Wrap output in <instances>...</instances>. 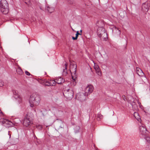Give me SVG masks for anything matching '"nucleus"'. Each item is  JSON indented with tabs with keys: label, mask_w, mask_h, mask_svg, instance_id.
Segmentation results:
<instances>
[{
	"label": "nucleus",
	"mask_w": 150,
	"mask_h": 150,
	"mask_svg": "<svg viewBox=\"0 0 150 150\" xmlns=\"http://www.w3.org/2000/svg\"><path fill=\"white\" fill-rule=\"evenodd\" d=\"M96 25L98 28L97 33L99 37L103 40L106 41L108 39L107 35L105 32V29L103 27H100V24H102V26L103 25V23L101 21H98Z\"/></svg>",
	"instance_id": "f257e3e1"
},
{
	"label": "nucleus",
	"mask_w": 150,
	"mask_h": 150,
	"mask_svg": "<svg viewBox=\"0 0 150 150\" xmlns=\"http://www.w3.org/2000/svg\"><path fill=\"white\" fill-rule=\"evenodd\" d=\"M0 7L1 12L4 14L8 13L9 12L8 4L6 0H1Z\"/></svg>",
	"instance_id": "f03ea898"
},
{
	"label": "nucleus",
	"mask_w": 150,
	"mask_h": 150,
	"mask_svg": "<svg viewBox=\"0 0 150 150\" xmlns=\"http://www.w3.org/2000/svg\"><path fill=\"white\" fill-rule=\"evenodd\" d=\"M40 100V96L35 93H33L30 97L29 99L30 103H39Z\"/></svg>",
	"instance_id": "7ed1b4c3"
},
{
	"label": "nucleus",
	"mask_w": 150,
	"mask_h": 150,
	"mask_svg": "<svg viewBox=\"0 0 150 150\" xmlns=\"http://www.w3.org/2000/svg\"><path fill=\"white\" fill-rule=\"evenodd\" d=\"M63 94L64 96L68 100H70L73 97V92L72 90L69 89L64 90Z\"/></svg>",
	"instance_id": "20e7f679"
},
{
	"label": "nucleus",
	"mask_w": 150,
	"mask_h": 150,
	"mask_svg": "<svg viewBox=\"0 0 150 150\" xmlns=\"http://www.w3.org/2000/svg\"><path fill=\"white\" fill-rule=\"evenodd\" d=\"M139 130L140 134L144 138L149 135V132L144 126H140L139 127Z\"/></svg>",
	"instance_id": "39448f33"
},
{
	"label": "nucleus",
	"mask_w": 150,
	"mask_h": 150,
	"mask_svg": "<svg viewBox=\"0 0 150 150\" xmlns=\"http://www.w3.org/2000/svg\"><path fill=\"white\" fill-rule=\"evenodd\" d=\"M87 96L85 93H79L76 95V96L78 100L82 102L86 99V97Z\"/></svg>",
	"instance_id": "423d86ee"
},
{
	"label": "nucleus",
	"mask_w": 150,
	"mask_h": 150,
	"mask_svg": "<svg viewBox=\"0 0 150 150\" xmlns=\"http://www.w3.org/2000/svg\"><path fill=\"white\" fill-rule=\"evenodd\" d=\"M94 88L92 85L88 86L85 88V94L88 96L90 95L93 91Z\"/></svg>",
	"instance_id": "0eeeda50"
},
{
	"label": "nucleus",
	"mask_w": 150,
	"mask_h": 150,
	"mask_svg": "<svg viewBox=\"0 0 150 150\" xmlns=\"http://www.w3.org/2000/svg\"><path fill=\"white\" fill-rule=\"evenodd\" d=\"M150 8V4L148 2H146L142 4V9L143 11L145 12H147Z\"/></svg>",
	"instance_id": "6e6552de"
},
{
	"label": "nucleus",
	"mask_w": 150,
	"mask_h": 150,
	"mask_svg": "<svg viewBox=\"0 0 150 150\" xmlns=\"http://www.w3.org/2000/svg\"><path fill=\"white\" fill-rule=\"evenodd\" d=\"M31 124L30 120L29 118L28 115H25L24 118L23 124L24 126L26 127L28 126Z\"/></svg>",
	"instance_id": "1a4fd4ad"
},
{
	"label": "nucleus",
	"mask_w": 150,
	"mask_h": 150,
	"mask_svg": "<svg viewBox=\"0 0 150 150\" xmlns=\"http://www.w3.org/2000/svg\"><path fill=\"white\" fill-rule=\"evenodd\" d=\"M70 71L72 74V72L75 74L76 73L77 66L74 63L71 62L70 64Z\"/></svg>",
	"instance_id": "9d476101"
},
{
	"label": "nucleus",
	"mask_w": 150,
	"mask_h": 150,
	"mask_svg": "<svg viewBox=\"0 0 150 150\" xmlns=\"http://www.w3.org/2000/svg\"><path fill=\"white\" fill-rule=\"evenodd\" d=\"M136 73L139 76L142 77L144 76V74L142 70L139 68L137 67L136 69Z\"/></svg>",
	"instance_id": "9b49d317"
},
{
	"label": "nucleus",
	"mask_w": 150,
	"mask_h": 150,
	"mask_svg": "<svg viewBox=\"0 0 150 150\" xmlns=\"http://www.w3.org/2000/svg\"><path fill=\"white\" fill-rule=\"evenodd\" d=\"M57 83L58 84H61L64 82V80L61 77H59L55 79Z\"/></svg>",
	"instance_id": "f8f14e48"
},
{
	"label": "nucleus",
	"mask_w": 150,
	"mask_h": 150,
	"mask_svg": "<svg viewBox=\"0 0 150 150\" xmlns=\"http://www.w3.org/2000/svg\"><path fill=\"white\" fill-rule=\"evenodd\" d=\"M18 141V139L17 138H14L10 140V143L11 144L13 145L17 144Z\"/></svg>",
	"instance_id": "ddd939ff"
},
{
	"label": "nucleus",
	"mask_w": 150,
	"mask_h": 150,
	"mask_svg": "<svg viewBox=\"0 0 150 150\" xmlns=\"http://www.w3.org/2000/svg\"><path fill=\"white\" fill-rule=\"evenodd\" d=\"M133 115L135 118L138 121L141 120L140 117L139 116L138 112H135L134 113Z\"/></svg>",
	"instance_id": "4468645a"
},
{
	"label": "nucleus",
	"mask_w": 150,
	"mask_h": 150,
	"mask_svg": "<svg viewBox=\"0 0 150 150\" xmlns=\"http://www.w3.org/2000/svg\"><path fill=\"white\" fill-rule=\"evenodd\" d=\"M6 125L8 127H9L12 126L13 125V124L12 122L7 120H6V123L5 125Z\"/></svg>",
	"instance_id": "2eb2a0df"
},
{
	"label": "nucleus",
	"mask_w": 150,
	"mask_h": 150,
	"mask_svg": "<svg viewBox=\"0 0 150 150\" xmlns=\"http://www.w3.org/2000/svg\"><path fill=\"white\" fill-rule=\"evenodd\" d=\"M17 73L20 75H21L23 73L22 69L19 67L16 70Z\"/></svg>",
	"instance_id": "dca6fc26"
},
{
	"label": "nucleus",
	"mask_w": 150,
	"mask_h": 150,
	"mask_svg": "<svg viewBox=\"0 0 150 150\" xmlns=\"http://www.w3.org/2000/svg\"><path fill=\"white\" fill-rule=\"evenodd\" d=\"M47 10L50 13L53 12L54 11V8L51 7L49 6H47Z\"/></svg>",
	"instance_id": "f3484780"
},
{
	"label": "nucleus",
	"mask_w": 150,
	"mask_h": 150,
	"mask_svg": "<svg viewBox=\"0 0 150 150\" xmlns=\"http://www.w3.org/2000/svg\"><path fill=\"white\" fill-rule=\"evenodd\" d=\"M65 68L63 70L62 74L63 75L66 76L67 74V64L66 63L65 64Z\"/></svg>",
	"instance_id": "a211bd4d"
},
{
	"label": "nucleus",
	"mask_w": 150,
	"mask_h": 150,
	"mask_svg": "<svg viewBox=\"0 0 150 150\" xmlns=\"http://www.w3.org/2000/svg\"><path fill=\"white\" fill-rule=\"evenodd\" d=\"M43 84L45 86H51L50 81H48L45 80L43 81Z\"/></svg>",
	"instance_id": "6ab92c4d"
},
{
	"label": "nucleus",
	"mask_w": 150,
	"mask_h": 150,
	"mask_svg": "<svg viewBox=\"0 0 150 150\" xmlns=\"http://www.w3.org/2000/svg\"><path fill=\"white\" fill-rule=\"evenodd\" d=\"M13 94H14V98L15 99H16L17 97H18L19 96L18 95V92L16 90H14L13 91Z\"/></svg>",
	"instance_id": "aec40b11"
},
{
	"label": "nucleus",
	"mask_w": 150,
	"mask_h": 150,
	"mask_svg": "<svg viewBox=\"0 0 150 150\" xmlns=\"http://www.w3.org/2000/svg\"><path fill=\"white\" fill-rule=\"evenodd\" d=\"M97 119L98 121H100L103 118V115L100 113L98 114L97 115Z\"/></svg>",
	"instance_id": "412c9836"
},
{
	"label": "nucleus",
	"mask_w": 150,
	"mask_h": 150,
	"mask_svg": "<svg viewBox=\"0 0 150 150\" xmlns=\"http://www.w3.org/2000/svg\"><path fill=\"white\" fill-rule=\"evenodd\" d=\"M16 99L18 100L17 102L19 103H22L23 101L22 98L20 96H19Z\"/></svg>",
	"instance_id": "4be33fe9"
},
{
	"label": "nucleus",
	"mask_w": 150,
	"mask_h": 150,
	"mask_svg": "<svg viewBox=\"0 0 150 150\" xmlns=\"http://www.w3.org/2000/svg\"><path fill=\"white\" fill-rule=\"evenodd\" d=\"M51 86H54L56 85L57 83L56 80L50 81Z\"/></svg>",
	"instance_id": "5701e85b"
},
{
	"label": "nucleus",
	"mask_w": 150,
	"mask_h": 150,
	"mask_svg": "<svg viewBox=\"0 0 150 150\" xmlns=\"http://www.w3.org/2000/svg\"><path fill=\"white\" fill-rule=\"evenodd\" d=\"M71 74L72 79L74 81H75L77 78L76 77V73H75V74H74V73H73L72 72V74Z\"/></svg>",
	"instance_id": "b1692460"
},
{
	"label": "nucleus",
	"mask_w": 150,
	"mask_h": 150,
	"mask_svg": "<svg viewBox=\"0 0 150 150\" xmlns=\"http://www.w3.org/2000/svg\"><path fill=\"white\" fill-rule=\"evenodd\" d=\"M7 120L6 119L1 118L0 120V122H1L3 124H4L5 125L6 123V120Z\"/></svg>",
	"instance_id": "393cba45"
},
{
	"label": "nucleus",
	"mask_w": 150,
	"mask_h": 150,
	"mask_svg": "<svg viewBox=\"0 0 150 150\" xmlns=\"http://www.w3.org/2000/svg\"><path fill=\"white\" fill-rule=\"evenodd\" d=\"M147 142L150 144V136L149 135L145 138Z\"/></svg>",
	"instance_id": "a878e982"
},
{
	"label": "nucleus",
	"mask_w": 150,
	"mask_h": 150,
	"mask_svg": "<svg viewBox=\"0 0 150 150\" xmlns=\"http://www.w3.org/2000/svg\"><path fill=\"white\" fill-rule=\"evenodd\" d=\"M67 3L69 4H73L74 2L72 0H67Z\"/></svg>",
	"instance_id": "bb28decb"
},
{
	"label": "nucleus",
	"mask_w": 150,
	"mask_h": 150,
	"mask_svg": "<svg viewBox=\"0 0 150 150\" xmlns=\"http://www.w3.org/2000/svg\"><path fill=\"white\" fill-rule=\"evenodd\" d=\"M97 73L99 76H101V72L99 70H98L97 71Z\"/></svg>",
	"instance_id": "cd10ccee"
},
{
	"label": "nucleus",
	"mask_w": 150,
	"mask_h": 150,
	"mask_svg": "<svg viewBox=\"0 0 150 150\" xmlns=\"http://www.w3.org/2000/svg\"><path fill=\"white\" fill-rule=\"evenodd\" d=\"M81 35V34H80V33L79 32V31H77L76 32V36L77 38L78 36L79 35Z\"/></svg>",
	"instance_id": "c85d7f7f"
},
{
	"label": "nucleus",
	"mask_w": 150,
	"mask_h": 150,
	"mask_svg": "<svg viewBox=\"0 0 150 150\" xmlns=\"http://www.w3.org/2000/svg\"><path fill=\"white\" fill-rule=\"evenodd\" d=\"M36 127L39 129H41L42 128V125H38V126H36Z\"/></svg>",
	"instance_id": "c756f323"
},
{
	"label": "nucleus",
	"mask_w": 150,
	"mask_h": 150,
	"mask_svg": "<svg viewBox=\"0 0 150 150\" xmlns=\"http://www.w3.org/2000/svg\"><path fill=\"white\" fill-rule=\"evenodd\" d=\"M4 85V82L1 81H0V87Z\"/></svg>",
	"instance_id": "7c9ffc66"
},
{
	"label": "nucleus",
	"mask_w": 150,
	"mask_h": 150,
	"mask_svg": "<svg viewBox=\"0 0 150 150\" xmlns=\"http://www.w3.org/2000/svg\"><path fill=\"white\" fill-rule=\"evenodd\" d=\"M25 74L28 76H29L30 75V74L29 72L28 71H26L25 72Z\"/></svg>",
	"instance_id": "2f4dec72"
},
{
	"label": "nucleus",
	"mask_w": 150,
	"mask_h": 150,
	"mask_svg": "<svg viewBox=\"0 0 150 150\" xmlns=\"http://www.w3.org/2000/svg\"><path fill=\"white\" fill-rule=\"evenodd\" d=\"M72 38L73 40H76L77 39V38L76 36L75 37H72Z\"/></svg>",
	"instance_id": "473e14b6"
},
{
	"label": "nucleus",
	"mask_w": 150,
	"mask_h": 150,
	"mask_svg": "<svg viewBox=\"0 0 150 150\" xmlns=\"http://www.w3.org/2000/svg\"><path fill=\"white\" fill-rule=\"evenodd\" d=\"M30 106L31 107H33L34 106V104H30Z\"/></svg>",
	"instance_id": "72a5a7b5"
},
{
	"label": "nucleus",
	"mask_w": 150,
	"mask_h": 150,
	"mask_svg": "<svg viewBox=\"0 0 150 150\" xmlns=\"http://www.w3.org/2000/svg\"><path fill=\"white\" fill-rule=\"evenodd\" d=\"M122 97L123 98H125V96L124 95L123 96H122Z\"/></svg>",
	"instance_id": "f704fd0d"
},
{
	"label": "nucleus",
	"mask_w": 150,
	"mask_h": 150,
	"mask_svg": "<svg viewBox=\"0 0 150 150\" xmlns=\"http://www.w3.org/2000/svg\"><path fill=\"white\" fill-rule=\"evenodd\" d=\"M123 99L124 100H125V98H123Z\"/></svg>",
	"instance_id": "c9c22d12"
},
{
	"label": "nucleus",
	"mask_w": 150,
	"mask_h": 150,
	"mask_svg": "<svg viewBox=\"0 0 150 150\" xmlns=\"http://www.w3.org/2000/svg\"><path fill=\"white\" fill-rule=\"evenodd\" d=\"M80 32L81 33L82 32V30H81L80 31Z\"/></svg>",
	"instance_id": "e433bc0d"
},
{
	"label": "nucleus",
	"mask_w": 150,
	"mask_h": 150,
	"mask_svg": "<svg viewBox=\"0 0 150 150\" xmlns=\"http://www.w3.org/2000/svg\"><path fill=\"white\" fill-rule=\"evenodd\" d=\"M10 137H11V135H10Z\"/></svg>",
	"instance_id": "4c0bfd02"
}]
</instances>
